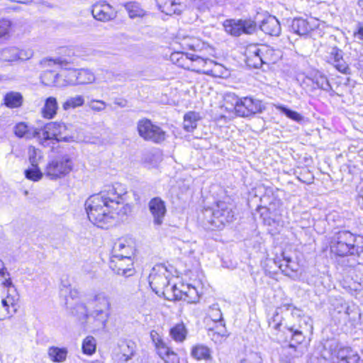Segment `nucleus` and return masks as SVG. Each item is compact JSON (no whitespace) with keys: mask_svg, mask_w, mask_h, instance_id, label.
Instances as JSON below:
<instances>
[{"mask_svg":"<svg viewBox=\"0 0 363 363\" xmlns=\"http://www.w3.org/2000/svg\"><path fill=\"white\" fill-rule=\"evenodd\" d=\"M325 60L337 71L345 74H350V68L343 58V52L337 46H329L326 50Z\"/></svg>","mask_w":363,"mask_h":363,"instance_id":"9b49d317","label":"nucleus"},{"mask_svg":"<svg viewBox=\"0 0 363 363\" xmlns=\"http://www.w3.org/2000/svg\"><path fill=\"white\" fill-rule=\"evenodd\" d=\"M265 108L260 100L252 97L241 98V101L237 104L236 114L240 117H248L261 113Z\"/></svg>","mask_w":363,"mask_h":363,"instance_id":"f8f14e48","label":"nucleus"},{"mask_svg":"<svg viewBox=\"0 0 363 363\" xmlns=\"http://www.w3.org/2000/svg\"><path fill=\"white\" fill-rule=\"evenodd\" d=\"M245 62L252 68L262 67L261 45L251 44L246 47L245 51Z\"/></svg>","mask_w":363,"mask_h":363,"instance_id":"f3484780","label":"nucleus"},{"mask_svg":"<svg viewBox=\"0 0 363 363\" xmlns=\"http://www.w3.org/2000/svg\"><path fill=\"white\" fill-rule=\"evenodd\" d=\"M95 81V76L89 69H81L77 70V84H90Z\"/></svg>","mask_w":363,"mask_h":363,"instance_id":"ea45409f","label":"nucleus"},{"mask_svg":"<svg viewBox=\"0 0 363 363\" xmlns=\"http://www.w3.org/2000/svg\"><path fill=\"white\" fill-rule=\"evenodd\" d=\"M345 314L347 316L349 321L354 323L360 316V313L356 309H351L347 307Z\"/></svg>","mask_w":363,"mask_h":363,"instance_id":"bf43d9fd","label":"nucleus"},{"mask_svg":"<svg viewBox=\"0 0 363 363\" xmlns=\"http://www.w3.org/2000/svg\"><path fill=\"white\" fill-rule=\"evenodd\" d=\"M313 82L318 88L328 92H331L330 95H333L335 93L326 76L322 74H315L313 79Z\"/></svg>","mask_w":363,"mask_h":363,"instance_id":"58836bf2","label":"nucleus"},{"mask_svg":"<svg viewBox=\"0 0 363 363\" xmlns=\"http://www.w3.org/2000/svg\"><path fill=\"white\" fill-rule=\"evenodd\" d=\"M289 22L290 31L300 36L308 35L312 30L318 26L315 19H305L301 17L294 18Z\"/></svg>","mask_w":363,"mask_h":363,"instance_id":"ddd939ff","label":"nucleus"},{"mask_svg":"<svg viewBox=\"0 0 363 363\" xmlns=\"http://www.w3.org/2000/svg\"><path fill=\"white\" fill-rule=\"evenodd\" d=\"M189 57L191 58L189 70L199 74L216 75L214 68L219 66L218 63L196 54L191 55Z\"/></svg>","mask_w":363,"mask_h":363,"instance_id":"9d476101","label":"nucleus"},{"mask_svg":"<svg viewBox=\"0 0 363 363\" xmlns=\"http://www.w3.org/2000/svg\"><path fill=\"white\" fill-rule=\"evenodd\" d=\"M82 351L84 354L91 355L96 351V340L92 336L86 337L82 342Z\"/></svg>","mask_w":363,"mask_h":363,"instance_id":"49530a36","label":"nucleus"},{"mask_svg":"<svg viewBox=\"0 0 363 363\" xmlns=\"http://www.w3.org/2000/svg\"><path fill=\"white\" fill-rule=\"evenodd\" d=\"M354 37L363 41V23H359L357 25L356 30L354 31Z\"/></svg>","mask_w":363,"mask_h":363,"instance_id":"e2e57ef3","label":"nucleus"},{"mask_svg":"<svg viewBox=\"0 0 363 363\" xmlns=\"http://www.w3.org/2000/svg\"><path fill=\"white\" fill-rule=\"evenodd\" d=\"M199 115L195 112H189L184 117V128L188 132L193 131L197 126Z\"/></svg>","mask_w":363,"mask_h":363,"instance_id":"e433bc0d","label":"nucleus"},{"mask_svg":"<svg viewBox=\"0 0 363 363\" xmlns=\"http://www.w3.org/2000/svg\"><path fill=\"white\" fill-rule=\"evenodd\" d=\"M11 26V22L9 20L3 19L0 21V38L9 34Z\"/></svg>","mask_w":363,"mask_h":363,"instance_id":"6e6d98bb","label":"nucleus"},{"mask_svg":"<svg viewBox=\"0 0 363 363\" xmlns=\"http://www.w3.org/2000/svg\"><path fill=\"white\" fill-rule=\"evenodd\" d=\"M87 303L91 309H111L109 298L104 293L95 294Z\"/></svg>","mask_w":363,"mask_h":363,"instance_id":"b1692460","label":"nucleus"},{"mask_svg":"<svg viewBox=\"0 0 363 363\" xmlns=\"http://www.w3.org/2000/svg\"><path fill=\"white\" fill-rule=\"evenodd\" d=\"M187 329L183 323H177L169 330L170 337L177 342H183L187 335Z\"/></svg>","mask_w":363,"mask_h":363,"instance_id":"c756f323","label":"nucleus"},{"mask_svg":"<svg viewBox=\"0 0 363 363\" xmlns=\"http://www.w3.org/2000/svg\"><path fill=\"white\" fill-rule=\"evenodd\" d=\"M79 296V292L77 289H73L69 291V297L72 299L78 298Z\"/></svg>","mask_w":363,"mask_h":363,"instance_id":"69168bd1","label":"nucleus"},{"mask_svg":"<svg viewBox=\"0 0 363 363\" xmlns=\"http://www.w3.org/2000/svg\"><path fill=\"white\" fill-rule=\"evenodd\" d=\"M204 215L208 223V228L211 230H220L235 219L231 205L223 201L216 202L213 208L206 209Z\"/></svg>","mask_w":363,"mask_h":363,"instance_id":"39448f33","label":"nucleus"},{"mask_svg":"<svg viewBox=\"0 0 363 363\" xmlns=\"http://www.w3.org/2000/svg\"><path fill=\"white\" fill-rule=\"evenodd\" d=\"M287 329L291 333V340L296 344H300L304 340L303 332L295 325L287 326Z\"/></svg>","mask_w":363,"mask_h":363,"instance_id":"8fccbe9b","label":"nucleus"},{"mask_svg":"<svg viewBox=\"0 0 363 363\" xmlns=\"http://www.w3.org/2000/svg\"><path fill=\"white\" fill-rule=\"evenodd\" d=\"M32 55L31 50H20L16 47L6 48L0 52V58L6 62H13L17 60H26L30 59Z\"/></svg>","mask_w":363,"mask_h":363,"instance_id":"dca6fc26","label":"nucleus"},{"mask_svg":"<svg viewBox=\"0 0 363 363\" xmlns=\"http://www.w3.org/2000/svg\"><path fill=\"white\" fill-rule=\"evenodd\" d=\"M191 354L193 357L198 360L208 359L211 357L209 348L203 345H197L193 347Z\"/></svg>","mask_w":363,"mask_h":363,"instance_id":"4c0bfd02","label":"nucleus"},{"mask_svg":"<svg viewBox=\"0 0 363 363\" xmlns=\"http://www.w3.org/2000/svg\"><path fill=\"white\" fill-rule=\"evenodd\" d=\"M336 357L342 363H357L360 359L357 352L350 347H340Z\"/></svg>","mask_w":363,"mask_h":363,"instance_id":"5701e85b","label":"nucleus"},{"mask_svg":"<svg viewBox=\"0 0 363 363\" xmlns=\"http://www.w3.org/2000/svg\"><path fill=\"white\" fill-rule=\"evenodd\" d=\"M184 288H186L187 291L181 289L179 294L176 295L177 299H184L189 303H196L199 301V295L197 289L191 284H186L183 286Z\"/></svg>","mask_w":363,"mask_h":363,"instance_id":"a878e982","label":"nucleus"},{"mask_svg":"<svg viewBox=\"0 0 363 363\" xmlns=\"http://www.w3.org/2000/svg\"><path fill=\"white\" fill-rule=\"evenodd\" d=\"M70 128V125L57 121L45 124L43 129H40V143L44 147L54 148L59 142L73 141L74 137Z\"/></svg>","mask_w":363,"mask_h":363,"instance_id":"20e7f679","label":"nucleus"},{"mask_svg":"<svg viewBox=\"0 0 363 363\" xmlns=\"http://www.w3.org/2000/svg\"><path fill=\"white\" fill-rule=\"evenodd\" d=\"M91 13L97 21H108L115 18L112 7L106 3H96L92 6Z\"/></svg>","mask_w":363,"mask_h":363,"instance_id":"a211bd4d","label":"nucleus"},{"mask_svg":"<svg viewBox=\"0 0 363 363\" xmlns=\"http://www.w3.org/2000/svg\"><path fill=\"white\" fill-rule=\"evenodd\" d=\"M208 315L213 322H220V325L223 324V315L218 303L213 304L209 307Z\"/></svg>","mask_w":363,"mask_h":363,"instance_id":"de8ad7c7","label":"nucleus"},{"mask_svg":"<svg viewBox=\"0 0 363 363\" xmlns=\"http://www.w3.org/2000/svg\"><path fill=\"white\" fill-rule=\"evenodd\" d=\"M58 104L56 98L50 96L46 99L44 106L42 108V115L45 118L51 119L57 113Z\"/></svg>","mask_w":363,"mask_h":363,"instance_id":"c85d7f7f","label":"nucleus"},{"mask_svg":"<svg viewBox=\"0 0 363 363\" xmlns=\"http://www.w3.org/2000/svg\"><path fill=\"white\" fill-rule=\"evenodd\" d=\"M11 1H13V2L20 3V4H28L32 1V0H11Z\"/></svg>","mask_w":363,"mask_h":363,"instance_id":"774afa93","label":"nucleus"},{"mask_svg":"<svg viewBox=\"0 0 363 363\" xmlns=\"http://www.w3.org/2000/svg\"><path fill=\"white\" fill-rule=\"evenodd\" d=\"M225 101L226 104L230 103L234 106L235 111L236 112L237 104H239L241 101V99L238 98L235 94H227L225 96Z\"/></svg>","mask_w":363,"mask_h":363,"instance_id":"13d9d810","label":"nucleus"},{"mask_svg":"<svg viewBox=\"0 0 363 363\" xmlns=\"http://www.w3.org/2000/svg\"><path fill=\"white\" fill-rule=\"evenodd\" d=\"M125 8L130 18L143 16L145 13L140 5L136 2H128L125 4Z\"/></svg>","mask_w":363,"mask_h":363,"instance_id":"79ce46f5","label":"nucleus"},{"mask_svg":"<svg viewBox=\"0 0 363 363\" xmlns=\"http://www.w3.org/2000/svg\"><path fill=\"white\" fill-rule=\"evenodd\" d=\"M191 54L184 52H174L170 56L171 61L177 66L189 70Z\"/></svg>","mask_w":363,"mask_h":363,"instance_id":"2f4dec72","label":"nucleus"},{"mask_svg":"<svg viewBox=\"0 0 363 363\" xmlns=\"http://www.w3.org/2000/svg\"><path fill=\"white\" fill-rule=\"evenodd\" d=\"M179 290L181 289H178L177 285L174 284L172 286L169 285V292H172L174 294V296L176 298V295L179 294Z\"/></svg>","mask_w":363,"mask_h":363,"instance_id":"0e129e2a","label":"nucleus"},{"mask_svg":"<svg viewBox=\"0 0 363 363\" xmlns=\"http://www.w3.org/2000/svg\"><path fill=\"white\" fill-rule=\"evenodd\" d=\"M13 131L18 138L26 137L27 139L37 138L40 141V130L35 128H28L25 123H17L14 126Z\"/></svg>","mask_w":363,"mask_h":363,"instance_id":"4be33fe9","label":"nucleus"},{"mask_svg":"<svg viewBox=\"0 0 363 363\" xmlns=\"http://www.w3.org/2000/svg\"><path fill=\"white\" fill-rule=\"evenodd\" d=\"M276 108L285 116H286L289 118L296 122H301L303 119V117L299 113L291 110L283 105H278L276 106Z\"/></svg>","mask_w":363,"mask_h":363,"instance_id":"c03bdc74","label":"nucleus"},{"mask_svg":"<svg viewBox=\"0 0 363 363\" xmlns=\"http://www.w3.org/2000/svg\"><path fill=\"white\" fill-rule=\"evenodd\" d=\"M134 247L130 241L126 239H118L113 245L109 262L110 269L114 273L124 277L133 274Z\"/></svg>","mask_w":363,"mask_h":363,"instance_id":"7ed1b4c3","label":"nucleus"},{"mask_svg":"<svg viewBox=\"0 0 363 363\" xmlns=\"http://www.w3.org/2000/svg\"><path fill=\"white\" fill-rule=\"evenodd\" d=\"M262 357L257 353H251L239 363H262Z\"/></svg>","mask_w":363,"mask_h":363,"instance_id":"4d7b16f0","label":"nucleus"},{"mask_svg":"<svg viewBox=\"0 0 363 363\" xmlns=\"http://www.w3.org/2000/svg\"><path fill=\"white\" fill-rule=\"evenodd\" d=\"M357 196L356 200L359 207L363 210V182H360L357 186Z\"/></svg>","mask_w":363,"mask_h":363,"instance_id":"052dcab7","label":"nucleus"},{"mask_svg":"<svg viewBox=\"0 0 363 363\" xmlns=\"http://www.w3.org/2000/svg\"><path fill=\"white\" fill-rule=\"evenodd\" d=\"M223 26L227 33L234 36H240L242 33L241 20H226Z\"/></svg>","mask_w":363,"mask_h":363,"instance_id":"f704fd0d","label":"nucleus"},{"mask_svg":"<svg viewBox=\"0 0 363 363\" xmlns=\"http://www.w3.org/2000/svg\"><path fill=\"white\" fill-rule=\"evenodd\" d=\"M148 207L153 218L154 225L160 226L167 213L164 201L160 197H155L149 201Z\"/></svg>","mask_w":363,"mask_h":363,"instance_id":"4468645a","label":"nucleus"},{"mask_svg":"<svg viewBox=\"0 0 363 363\" xmlns=\"http://www.w3.org/2000/svg\"><path fill=\"white\" fill-rule=\"evenodd\" d=\"M0 281L1 285L6 289L13 286V284L11 279V274L5 267L4 263L0 260Z\"/></svg>","mask_w":363,"mask_h":363,"instance_id":"a19ab883","label":"nucleus"},{"mask_svg":"<svg viewBox=\"0 0 363 363\" xmlns=\"http://www.w3.org/2000/svg\"><path fill=\"white\" fill-rule=\"evenodd\" d=\"M330 248L337 256H354L358 264H363V236L355 235L347 230L338 231L332 236Z\"/></svg>","mask_w":363,"mask_h":363,"instance_id":"f03ea898","label":"nucleus"},{"mask_svg":"<svg viewBox=\"0 0 363 363\" xmlns=\"http://www.w3.org/2000/svg\"><path fill=\"white\" fill-rule=\"evenodd\" d=\"M259 28L264 33L272 36H279L281 30L278 19L271 15L267 16L261 21Z\"/></svg>","mask_w":363,"mask_h":363,"instance_id":"6ab92c4d","label":"nucleus"},{"mask_svg":"<svg viewBox=\"0 0 363 363\" xmlns=\"http://www.w3.org/2000/svg\"><path fill=\"white\" fill-rule=\"evenodd\" d=\"M289 310H292L291 314L293 315H296L297 317L301 316V311L299 309L296 308V307L293 306L292 305Z\"/></svg>","mask_w":363,"mask_h":363,"instance_id":"338daca9","label":"nucleus"},{"mask_svg":"<svg viewBox=\"0 0 363 363\" xmlns=\"http://www.w3.org/2000/svg\"><path fill=\"white\" fill-rule=\"evenodd\" d=\"M84 103V97L82 96L77 95L68 98L63 104L62 107L65 110H68L69 108H74L81 106Z\"/></svg>","mask_w":363,"mask_h":363,"instance_id":"37998d69","label":"nucleus"},{"mask_svg":"<svg viewBox=\"0 0 363 363\" xmlns=\"http://www.w3.org/2000/svg\"><path fill=\"white\" fill-rule=\"evenodd\" d=\"M282 259H280L278 257L274 259V263L279 267L282 272H284L287 276H290L289 272H296L298 269V266L296 262H294L290 257L285 256L284 253L282 254Z\"/></svg>","mask_w":363,"mask_h":363,"instance_id":"bb28decb","label":"nucleus"},{"mask_svg":"<svg viewBox=\"0 0 363 363\" xmlns=\"http://www.w3.org/2000/svg\"><path fill=\"white\" fill-rule=\"evenodd\" d=\"M4 101L8 108H18L23 104V96L19 92L10 91L5 94Z\"/></svg>","mask_w":363,"mask_h":363,"instance_id":"7c9ffc66","label":"nucleus"},{"mask_svg":"<svg viewBox=\"0 0 363 363\" xmlns=\"http://www.w3.org/2000/svg\"><path fill=\"white\" fill-rule=\"evenodd\" d=\"M291 307V303H284L280 307L277 308L273 316L269 320V325L275 330H279L281 325V317L279 313L283 310L289 311Z\"/></svg>","mask_w":363,"mask_h":363,"instance_id":"473e14b6","label":"nucleus"},{"mask_svg":"<svg viewBox=\"0 0 363 363\" xmlns=\"http://www.w3.org/2000/svg\"><path fill=\"white\" fill-rule=\"evenodd\" d=\"M150 338L155 345L156 352L165 363H179V358L164 342L162 336L156 330L150 332Z\"/></svg>","mask_w":363,"mask_h":363,"instance_id":"1a4fd4ad","label":"nucleus"},{"mask_svg":"<svg viewBox=\"0 0 363 363\" xmlns=\"http://www.w3.org/2000/svg\"><path fill=\"white\" fill-rule=\"evenodd\" d=\"M242 33L251 34L256 28V23L251 21H241Z\"/></svg>","mask_w":363,"mask_h":363,"instance_id":"864d4df0","label":"nucleus"},{"mask_svg":"<svg viewBox=\"0 0 363 363\" xmlns=\"http://www.w3.org/2000/svg\"><path fill=\"white\" fill-rule=\"evenodd\" d=\"M220 326L221 328L219 331L212 330L211 334H210V335H211V339L216 342H221L223 338L227 337L226 330L225 329V325L221 324Z\"/></svg>","mask_w":363,"mask_h":363,"instance_id":"603ef678","label":"nucleus"},{"mask_svg":"<svg viewBox=\"0 0 363 363\" xmlns=\"http://www.w3.org/2000/svg\"><path fill=\"white\" fill-rule=\"evenodd\" d=\"M127 193L124 185L116 183L90 196L85 202L89 220L97 227L106 228L119 216L126 215L129 209L125 204Z\"/></svg>","mask_w":363,"mask_h":363,"instance_id":"f257e3e1","label":"nucleus"},{"mask_svg":"<svg viewBox=\"0 0 363 363\" xmlns=\"http://www.w3.org/2000/svg\"><path fill=\"white\" fill-rule=\"evenodd\" d=\"M73 162L68 155H62L51 159L45 169V174L50 179H60L72 169Z\"/></svg>","mask_w":363,"mask_h":363,"instance_id":"423d86ee","label":"nucleus"},{"mask_svg":"<svg viewBox=\"0 0 363 363\" xmlns=\"http://www.w3.org/2000/svg\"><path fill=\"white\" fill-rule=\"evenodd\" d=\"M48 355L54 362H63L66 360L67 350L57 347H51L48 350Z\"/></svg>","mask_w":363,"mask_h":363,"instance_id":"72a5a7b5","label":"nucleus"},{"mask_svg":"<svg viewBox=\"0 0 363 363\" xmlns=\"http://www.w3.org/2000/svg\"><path fill=\"white\" fill-rule=\"evenodd\" d=\"M110 315V309H91L89 317L96 322L99 327L104 328Z\"/></svg>","mask_w":363,"mask_h":363,"instance_id":"cd10ccee","label":"nucleus"},{"mask_svg":"<svg viewBox=\"0 0 363 363\" xmlns=\"http://www.w3.org/2000/svg\"><path fill=\"white\" fill-rule=\"evenodd\" d=\"M25 177L29 180L38 182L43 177V173L38 166L35 165L25 170Z\"/></svg>","mask_w":363,"mask_h":363,"instance_id":"a18cd8bd","label":"nucleus"},{"mask_svg":"<svg viewBox=\"0 0 363 363\" xmlns=\"http://www.w3.org/2000/svg\"><path fill=\"white\" fill-rule=\"evenodd\" d=\"M262 65L276 63L281 57V52L278 49L261 44Z\"/></svg>","mask_w":363,"mask_h":363,"instance_id":"412c9836","label":"nucleus"},{"mask_svg":"<svg viewBox=\"0 0 363 363\" xmlns=\"http://www.w3.org/2000/svg\"><path fill=\"white\" fill-rule=\"evenodd\" d=\"M138 135L145 141L156 144L164 142L167 138L166 132L159 125L153 123L151 120L144 118L137 123Z\"/></svg>","mask_w":363,"mask_h":363,"instance_id":"0eeeda50","label":"nucleus"},{"mask_svg":"<svg viewBox=\"0 0 363 363\" xmlns=\"http://www.w3.org/2000/svg\"><path fill=\"white\" fill-rule=\"evenodd\" d=\"M156 2L160 11L167 15H179L182 12L181 5L174 0H156Z\"/></svg>","mask_w":363,"mask_h":363,"instance_id":"393cba45","label":"nucleus"},{"mask_svg":"<svg viewBox=\"0 0 363 363\" xmlns=\"http://www.w3.org/2000/svg\"><path fill=\"white\" fill-rule=\"evenodd\" d=\"M137 345L130 340H123L118 343V351L116 357L120 362H126L136 354Z\"/></svg>","mask_w":363,"mask_h":363,"instance_id":"2eb2a0df","label":"nucleus"},{"mask_svg":"<svg viewBox=\"0 0 363 363\" xmlns=\"http://www.w3.org/2000/svg\"><path fill=\"white\" fill-rule=\"evenodd\" d=\"M42 158L41 152L35 148L34 147H30L28 150V159L30 163V166H38V162Z\"/></svg>","mask_w":363,"mask_h":363,"instance_id":"3c124183","label":"nucleus"},{"mask_svg":"<svg viewBox=\"0 0 363 363\" xmlns=\"http://www.w3.org/2000/svg\"><path fill=\"white\" fill-rule=\"evenodd\" d=\"M19 300V295L15 286L7 289L6 298L1 300L3 307L6 308L8 313H14L17 310V303Z\"/></svg>","mask_w":363,"mask_h":363,"instance_id":"aec40b11","label":"nucleus"},{"mask_svg":"<svg viewBox=\"0 0 363 363\" xmlns=\"http://www.w3.org/2000/svg\"><path fill=\"white\" fill-rule=\"evenodd\" d=\"M106 103L103 101L95 100L90 102L89 107L96 111H101L105 109Z\"/></svg>","mask_w":363,"mask_h":363,"instance_id":"680f3d73","label":"nucleus"},{"mask_svg":"<svg viewBox=\"0 0 363 363\" xmlns=\"http://www.w3.org/2000/svg\"><path fill=\"white\" fill-rule=\"evenodd\" d=\"M44 79H50L51 83L59 85L60 84V74H57L53 71H45L43 73Z\"/></svg>","mask_w":363,"mask_h":363,"instance_id":"5fc2aeb1","label":"nucleus"},{"mask_svg":"<svg viewBox=\"0 0 363 363\" xmlns=\"http://www.w3.org/2000/svg\"><path fill=\"white\" fill-rule=\"evenodd\" d=\"M71 313L79 319H84L89 317V313L85 304L78 303L74 307L71 308Z\"/></svg>","mask_w":363,"mask_h":363,"instance_id":"09e8293b","label":"nucleus"},{"mask_svg":"<svg viewBox=\"0 0 363 363\" xmlns=\"http://www.w3.org/2000/svg\"><path fill=\"white\" fill-rule=\"evenodd\" d=\"M170 273L163 264H157L149 275V284L157 295L169 293Z\"/></svg>","mask_w":363,"mask_h":363,"instance_id":"6e6552de","label":"nucleus"},{"mask_svg":"<svg viewBox=\"0 0 363 363\" xmlns=\"http://www.w3.org/2000/svg\"><path fill=\"white\" fill-rule=\"evenodd\" d=\"M63 80L62 83L59 85L62 86H73L77 84V70L69 69L64 71L60 74V79Z\"/></svg>","mask_w":363,"mask_h":363,"instance_id":"c9c22d12","label":"nucleus"}]
</instances>
